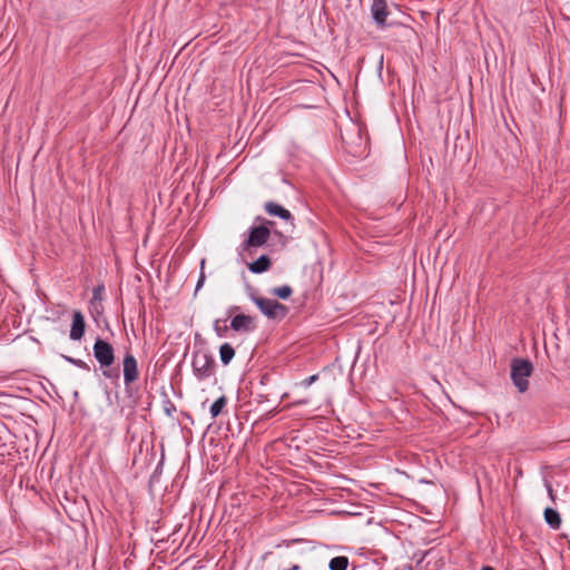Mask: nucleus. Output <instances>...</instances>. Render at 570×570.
Returning <instances> with one entry per match:
<instances>
[{"label":"nucleus","mask_w":570,"mask_h":570,"mask_svg":"<svg viewBox=\"0 0 570 570\" xmlns=\"http://www.w3.org/2000/svg\"><path fill=\"white\" fill-rule=\"evenodd\" d=\"M94 356L99 365L105 368L102 375L106 379L119 380L120 375L118 371L109 370L108 367L115 362V351L110 343L105 340L97 338L94 344Z\"/></svg>","instance_id":"1"},{"label":"nucleus","mask_w":570,"mask_h":570,"mask_svg":"<svg viewBox=\"0 0 570 570\" xmlns=\"http://www.w3.org/2000/svg\"><path fill=\"white\" fill-rule=\"evenodd\" d=\"M193 374L198 381H206L215 375L216 363L207 351H196L191 358Z\"/></svg>","instance_id":"2"},{"label":"nucleus","mask_w":570,"mask_h":570,"mask_svg":"<svg viewBox=\"0 0 570 570\" xmlns=\"http://www.w3.org/2000/svg\"><path fill=\"white\" fill-rule=\"evenodd\" d=\"M533 371L532 363L523 358H514L511 363V380L520 393L529 387L528 379Z\"/></svg>","instance_id":"3"},{"label":"nucleus","mask_w":570,"mask_h":570,"mask_svg":"<svg viewBox=\"0 0 570 570\" xmlns=\"http://www.w3.org/2000/svg\"><path fill=\"white\" fill-rule=\"evenodd\" d=\"M250 299L259 308L262 314L271 320L282 321L288 312V308L276 299L265 298L256 295H250Z\"/></svg>","instance_id":"4"},{"label":"nucleus","mask_w":570,"mask_h":570,"mask_svg":"<svg viewBox=\"0 0 570 570\" xmlns=\"http://www.w3.org/2000/svg\"><path fill=\"white\" fill-rule=\"evenodd\" d=\"M274 223L267 220L265 225L254 226L249 229L248 238L244 242V248L261 247L267 243L271 236L269 225Z\"/></svg>","instance_id":"5"},{"label":"nucleus","mask_w":570,"mask_h":570,"mask_svg":"<svg viewBox=\"0 0 570 570\" xmlns=\"http://www.w3.org/2000/svg\"><path fill=\"white\" fill-rule=\"evenodd\" d=\"M122 367L124 382L128 386L132 384L135 381H137L139 376L138 363L136 357L132 354L127 353L122 361Z\"/></svg>","instance_id":"6"},{"label":"nucleus","mask_w":570,"mask_h":570,"mask_svg":"<svg viewBox=\"0 0 570 570\" xmlns=\"http://www.w3.org/2000/svg\"><path fill=\"white\" fill-rule=\"evenodd\" d=\"M386 0H373L371 6V14L379 28L386 27V18L389 16Z\"/></svg>","instance_id":"7"},{"label":"nucleus","mask_w":570,"mask_h":570,"mask_svg":"<svg viewBox=\"0 0 570 570\" xmlns=\"http://www.w3.org/2000/svg\"><path fill=\"white\" fill-rule=\"evenodd\" d=\"M230 327L238 333L253 332L256 328L255 320L249 315L238 314L232 318Z\"/></svg>","instance_id":"8"},{"label":"nucleus","mask_w":570,"mask_h":570,"mask_svg":"<svg viewBox=\"0 0 570 570\" xmlns=\"http://www.w3.org/2000/svg\"><path fill=\"white\" fill-rule=\"evenodd\" d=\"M85 318L80 311H76L72 314V323L70 328L69 337L72 341H80L85 334Z\"/></svg>","instance_id":"9"},{"label":"nucleus","mask_w":570,"mask_h":570,"mask_svg":"<svg viewBox=\"0 0 570 570\" xmlns=\"http://www.w3.org/2000/svg\"><path fill=\"white\" fill-rule=\"evenodd\" d=\"M264 208L267 214H269L272 216H277L284 220H289L293 218V216L288 209L284 208L283 206H281L274 202L266 203Z\"/></svg>","instance_id":"10"},{"label":"nucleus","mask_w":570,"mask_h":570,"mask_svg":"<svg viewBox=\"0 0 570 570\" xmlns=\"http://www.w3.org/2000/svg\"><path fill=\"white\" fill-rule=\"evenodd\" d=\"M430 558L435 560V569H441L449 559V550L446 548H430Z\"/></svg>","instance_id":"11"},{"label":"nucleus","mask_w":570,"mask_h":570,"mask_svg":"<svg viewBox=\"0 0 570 570\" xmlns=\"http://www.w3.org/2000/svg\"><path fill=\"white\" fill-rule=\"evenodd\" d=\"M271 267V259L266 255H261L256 261L248 265L253 274H262Z\"/></svg>","instance_id":"12"},{"label":"nucleus","mask_w":570,"mask_h":570,"mask_svg":"<svg viewBox=\"0 0 570 570\" xmlns=\"http://www.w3.org/2000/svg\"><path fill=\"white\" fill-rule=\"evenodd\" d=\"M543 515H544V520L547 522V524L554 529V530H558L561 525V518H560V514L557 510L552 509V508H546L544 509V512H543Z\"/></svg>","instance_id":"13"},{"label":"nucleus","mask_w":570,"mask_h":570,"mask_svg":"<svg viewBox=\"0 0 570 570\" xmlns=\"http://www.w3.org/2000/svg\"><path fill=\"white\" fill-rule=\"evenodd\" d=\"M235 356V350L229 343H224L219 347L220 362L228 365Z\"/></svg>","instance_id":"14"},{"label":"nucleus","mask_w":570,"mask_h":570,"mask_svg":"<svg viewBox=\"0 0 570 570\" xmlns=\"http://www.w3.org/2000/svg\"><path fill=\"white\" fill-rule=\"evenodd\" d=\"M350 564L348 558L345 556L334 557L330 560V570H346Z\"/></svg>","instance_id":"15"},{"label":"nucleus","mask_w":570,"mask_h":570,"mask_svg":"<svg viewBox=\"0 0 570 570\" xmlns=\"http://www.w3.org/2000/svg\"><path fill=\"white\" fill-rule=\"evenodd\" d=\"M227 403L226 396L222 395L210 406L209 412L213 419L217 417Z\"/></svg>","instance_id":"16"},{"label":"nucleus","mask_w":570,"mask_h":570,"mask_svg":"<svg viewBox=\"0 0 570 570\" xmlns=\"http://www.w3.org/2000/svg\"><path fill=\"white\" fill-rule=\"evenodd\" d=\"M293 293V289L289 285H283V286H279V287H275L272 289V294H274L275 296L282 298V299H287Z\"/></svg>","instance_id":"17"},{"label":"nucleus","mask_w":570,"mask_h":570,"mask_svg":"<svg viewBox=\"0 0 570 570\" xmlns=\"http://www.w3.org/2000/svg\"><path fill=\"white\" fill-rule=\"evenodd\" d=\"M62 357L65 358V361H67L68 363L83 370V371H87L89 372L90 371V366L82 360L80 358H73L71 356H67V355H62Z\"/></svg>","instance_id":"18"},{"label":"nucleus","mask_w":570,"mask_h":570,"mask_svg":"<svg viewBox=\"0 0 570 570\" xmlns=\"http://www.w3.org/2000/svg\"><path fill=\"white\" fill-rule=\"evenodd\" d=\"M204 266H205V259H202V262H200V273H199L198 281L196 283L195 292H198L204 286V284H205L206 276H205V273H204Z\"/></svg>","instance_id":"19"},{"label":"nucleus","mask_w":570,"mask_h":570,"mask_svg":"<svg viewBox=\"0 0 570 570\" xmlns=\"http://www.w3.org/2000/svg\"><path fill=\"white\" fill-rule=\"evenodd\" d=\"M104 291H105L104 285H98L94 288L91 304H94L95 301L101 299V295H102Z\"/></svg>","instance_id":"20"},{"label":"nucleus","mask_w":570,"mask_h":570,"mask_svg":"<svg viewBox=\"0 0 570 570\" xmlns=\"http://www.w3.org/2000/svg\"><path fill=\"white\" fill-rule=\"evenodd\" d=\"M318 380V374H313L306 379H304L299 384L303 387H309L312 384H314Z\"/></svg>","instance_id":"21"},{"label":"nucleus","mask_w":570,"mask_h":570,"mask_svg":"<svg viewBox=\"0 0 570 570\" xmlns=\"http://www.w3.org/2000/svg\"><path fill=\"white\" fill-rule=\"evenodd\" d=\"M173 411H176V407L169 400H167L165 402V412L168 416H170Z\"/></svg>","instance_id":"22"},{"label":"nucleus","mask_w":570,"mask_h":570,"mask_svg":"<svg viewBox=\"0 0 570 570\" xmlns=\"http://www.w3.org/2000/svg\"><path fill=\"white\" fill-rule=\"evenodd\" d=\"M547 491H548V494H549L550 499H551L552 501H554L556 497H554V491H553V489H552V485H551V484H547Z\"/></svg>","instance_id":"23"},{"label":"nucleus","mask_w":570,"mask_h":570,"mask_svg":"<svg viewBox=\"0 0 570 570\" xmlns=\"http://www.w3.org/2000/svg\"><path fill=\"white\" fill-rule=\"evenodd\" d=\"M296 405H306L308 404V400L304 399V400H298L295 402Z\"/></svg>","instance_id":"24"},{"label":"nucleus","mask_w":570,"mask_h":570,"mask_svg":"<svg viewBox=\"0 0 570 570\" xmlns=\"http://www.w3.org/2000/svg\"><path fill=\"white\" fill-rule=\"evenodd\" d=\"M214 328H215V331L217 332V334H218L219 336H223V334H222V333H219L218 321H216V322H215Z\"/></svg>","instance_id":"25"},{"label":"nucleus","mask_w":570,"mask_h":570,"mask_svg":"<svg viewBox=\"0 0 570 570\" xmlns=\"http://www.w3.org/2000/svg\"><path fill=\"white\" fill-rule=\"evenodd\" d=\"M285 570H299V566L298 564H294L292 568L285 569Z\"/></svg>","instance_id":"26"},{"label":"nucleus","mask_w":570,"mask_h":570,"mask_svg":"<svg viewBox=\"0 0 570 570\" xmlns=\"http://www.w3.org/2000/svg\"><path fill=\"white\" fill-rule=\"evenodd\" d=\"M481 570H494V569L490 566H484Z\"/></svg>","instance_id":"27"},{"label":"nucleus","mask_w":570,"mask_h":570,"mask_svg":"<svg viewBox=\"0 0 570 570\" xmlns=\"http://www.w3.org/2000/svg\"><path fill=\"white\" fill-rule=\"evenodd\" d=\"M409 570H412L411 568H409Z\"/></svg>","instance_id":"28"}]
</instances>
